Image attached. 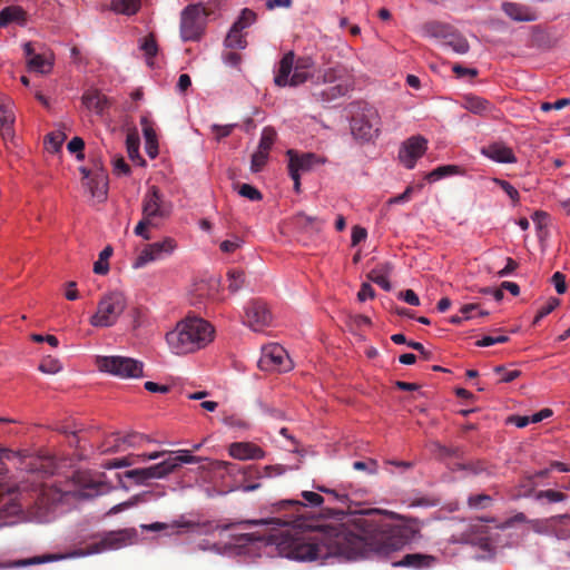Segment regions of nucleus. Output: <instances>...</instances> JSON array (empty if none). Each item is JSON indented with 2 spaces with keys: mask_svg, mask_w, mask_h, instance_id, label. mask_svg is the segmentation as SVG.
<instances>
[{
  "mask_svg": "<svg viewBox=\"0 0 570 570\" xmlns=\"http://www.w3.org/2000/svg\"><path fill=\"white\" fill-rule=\"evenodd\" d=\"M316 489L330 497L331 502L341 507L327 508L326 514L340 521L336 525L314 527L307 524L298 500H281L273 504L278 517L258 520H243L223 525V530L239 527L246 532L233 533L235 546L245 548L256 543L275 544L281 556L297 560L313 561L328 557L346 560L366 558L372 553L387 554L402 549L416 538L421 524L416 519L403 518L394 512L390 517L402 520L393 524L385 521L377 510L353 512L346 492L318 485Z\"/></svg>",
  "mask_w": 570,
  "mask_h": 570,
  "instance_id": "1",
  "label": "nucleus"
},
{
  "mask_svg": "<svg viewBox=\"0 0 570 570\" xmlns=\"http://www.w3.org/2000/svg\"><path fill=\"white\" fill-rule=\"evenodd\" d=\"M314 61L309 57L295 58V53L289 51L283 56L275 71L274 82L278 87H297L307 80L314 83L332 85L341 80L345 73V69L341 66L331 67L317 76L311 72Z\"/></svg>",
  "mask_w": 570,
  "mask_h": 570,
  "instance_id": "2",
  "label": "nucleus"
},
{
  "mask_svg": "<svg viewBox=\"0 0 570 570\" xmlns=\"http://www.w3.org/2000/svg\"><path fill=\"white\" fill-rule=\"evenodd\" d=\"M214 334L209 322L188 316L166 334V342L174 354L185 355L206 347L214 340Z\"/></svg>",
  "mask_w": 570,
  "mask_h": 570,
  "instance_id": "3",
  "label": "nucleus"
},
{
  "mask_svg": "<svg viewBox=\"0 0 570 570\" xmlns=\"http://www.w3.org/2000/svg\"><path fill=\"white\" fill-rule=\"evenodd\" d=\"M137 533L135 529H122L118 531H110L106 533L98 542L88 546L86 549H76L66 554H46L42 557H33L29 559H21L14 564L17 567H26L40 564L50 561H57L66 558H80L90 554L100 553L106 550L120 549L129 543H132Z\"/></svg>",
  "mask_w": 570,
  "mask_h": 570,
  "instance_id": "4",
  "label": "nucleus"
},
{
  "mask_svg": "<svg viewBox=\"0 0 570 570\" xmlns=\"http://www.w3.org/2000/svg\"><path fill=\"white\" fill-rule=\"evenodd\" d=\"M202 461V458L191 455L187 450L176 451V455L170 453L161 462L150 465L148 468L134 469L126 473L130 479L138 483H144L151 479H163L168 474L175 472L181 464H196Z\"/></svg>",
  "mask_w": 570,
  "mask_h": 570,
  "instance_id": "5",
  "label": "nucleus"
},
{
  "mask_svg": "<svg viewBox=\"0 0 570 570\" xmlns=\"http://www.w3.org/2000/svg\"><path fill=\"white\" fill-rule=\"evenodd\" d=\"M351 131L356 139L371 141L381 131V117L377 109L367 102L353 105Z\"/></svg>",
  "mask_w": 570,
  "mask_h": 570,
  "instance_id": "6",
  "label": "nucleus"
},
{
  "mask_svg": "<svg viewBox=\"0 0 570 570\" xmlns=\"http://www.w3.org/2000/svg\"><path fill=\"white\" fill-rule=\"evenodd\" d=\"M127 307V298L120 291H111L101 296L97 304V312L90 317L95 327H110L115 325Z\"/></svg>",
  "mask_w": 570,
  "mask_h": 570,
  "instance_id": "7",
  "label": "nucleus"
},
{
  "mask_svg": "<svg viewBox=\"0 0 570 570\" xmlns=\"http://www.w3.org/2000/svg\"><path fill=\"white\" fill-rule=\"evenodd\" d=\"M96 364L100 371L121 379L139 377L142 375L144 364L131 357L98 356Z\"/></svg>",
  "mask_w": 570,
  "mask_h": 570,
  "instance_id": "8",
  "label": "nucleus"
},
{
  "mask_svg": "<svg viewBox=\"0 0 570 570\" xmlns=\"http://www.w3.org/2000/svg\"><path fill=\"white\" fill-rule=\"evenodd\" d=\"M207 12L200 4L185 8L180 17V37L183 41H196L204 32Z\"/></svg>",
  "mask_w": 570,
  "mask_h": 570,
  "instance_id": "9",
  "label": "nucleus"
},
{
  "mask_svg": "<svg viewBox=\"0 0 570 570\" xmlns=\"http://www.w3.org/2000/svg\"><path fill=\"white\" fill-rule=\"evenodd\" d=\"M258 366L263 371L287 372L292 368V361L283 346L271 343L262 348Z\"/></svg>",
  "mask_w": 570,
  "mask_h": 570,
  "instance_id": "10",
  "label": "nucleus"
},
{
  "mask_svg": "<svg viewBox=\"0 0 570 570\" xmlns=\"http://www.w3.org/2000/svg\"><path fill=\"white\" fill-rule=\"evenodd\" d=\"M82 174V185L89 190L94 198L98 202H104L107 197L108 191V176L106 171L96 166L95 169H87L86 167L80 168Z\"/></svg>",
  "mask_w": 570,
  "mask_h": 570,
  "instance_id": "11",
  "label": "nucleus"
},
{
  "mask_svg": "<svg viewBox=\"0 0 570 570\" xmlns=\"http://www.w3.org/2000/svg\"><path fill=\"white\" fill-rule=\"evenodd\" d=\"M272 322L267 304L261 299L250 301L245 307V324L254 331H262Z\"/></svg>",
  "mask_w": 570,
  "mask_h": 570,
  "instance_id": "12",
  "label": "nucleus"
},
{
  "mask_svg": "<svg viewBox=\"0 0 570 570\" xmlns=\"http://www.w3.org/2000/svg\"><path fill=\"white\" fill-rule=\"evenodd\" d=\"M176 247L173 238H165L161 242H156L147 245L132 263L134 268H141L148 263L160 259L165 255L170 254Z\"/></svg>",
  "mask_w": 570,
  "mask_h": 570,
  "instance_id": "13",
  "label": "nucleus"
},
{
  "mask_svg": "<svg viewBox=\"0 0 570 570\" xmlns=\"http://www.w3.org/2000/svg\"><path fill=\"white\" fill-rule=\"evenodd\" d=\"M149 441L144 434L131 432L125 436H120L119 433L111 434L106 439L101 445L102 453H114L126 451L129 448L141 446L144 442Z\"/></svg>",
  "mask_w": 570,
  "mask_h": 570,
  "instance_id": "14",
  "label": "nucleus"
},
{
  "mask_svg": "<svg viewBox=\"0 0 570 570\" xmlns=\"http://www.w3.org/2000/svg\"><path fill=\"white\" fill-rule=\"evenodd\" d=\"M168 215L169 210L164 205L159 188L151 186L142 200V216L155 222L156 218H165Z\"/></svg>",
  "mask_w": 570,
  "mask_h": 570,
  "instance_id": "15",
  "label": "nucleus"
},
{
  "mask_svg": "<svg viewBox=\"0 0 570 570\" xmlns=\"http://www.w3.org/2000/svg\"><path fill=\"white\" fill-rule=\"evenodd\" d=\"M426 144V139L421 136L411 137L403 142L399 158L407 169H412L416 160L425 153Z\"/></svg>",
  "mask_w": 570,
  "mask_h": 570,
  "instance_id": "16",
  "label": "nucleus"
},
{
  "mask_svg": "<svg viewBox=\"0 0 570 570\" xmlns=\"http://www.w3.org/2000/svg\"><path fill=\"white\" fill-rule=\"evenodd\" d=\"M288 156V170L295 169L296 173L308 171L315 166L323 165L327 161L324 156L316 155L314 153L297 154L295 150H287Z\"/></svg>",
  "mask_w": 570,
  "mask_h": 570,
  "instance_id": "17",
  "label": "nucleus"
},
{
  "mask_svg": "<svg viewBox=\"0 0 570 570\" xmlns=\"http://www.w3.org/2000/svg\"><path fill=\"white\" fill-rule=\"evenodd\" d=\"M481 154L495 163L514 164L517 157L509 146L503 142H492L481 148Z\"/></svg>",
  "mask_w": 570,
  "mask_h": 570,
  "instance_id": "18",
  "label": "nucleus"
},
{
  "mask_svg": "<svg viewBox=\"0 0 570 570\" xmlns=\"http://www.w3.org/2000/svg\"><path fill=\"white\" fill-rule=\"evenodd\" d=\"M229 454L237 460H258L265 456L262 448L249 442H236L230 444Z\"/></svg>",
  "mask_w": 570,
  "mask_h": 570,
  "instance_id": "19",
  "label": "nucleus"
},
{
  "mask_svg": "<svg viewBox=\"0 0 570 570\" xmlns=\"http://www.w3.org/2000/svg\"><path fill=\"white\" fill-rule=\"evenodd\" d=\"M81 101L87 109L94 110L97 115H102L110 107V100L98 89L85 91Z\"/></svg>",
  "mask_w": 570,
  "mask_h": 570,
  "instance_id": "20",
  "label": "nucleus"
},
{
  "mask_svg": "<svg viewBox=\"0 0 570 570\" xmlns=\"http://www.w3.org/2000/svg\"><path fill=\"white\" fill-rule=\"evenodd\" d=\"M546 529L558 539H570V514L553 515L546 519Z\"/></svg>",
  "mask_w": 570,
  "mask_h": 570,
  "instance_id": "21",
  "label": "nucleus"
},
{
  "mask_svg": "<svg viewBox=\"0 0 570 570\" xmlns=\"http://www.w3.org/2000/svg\"><path fill=\"white\" fill-rule=\"evenodd\" d=\"M436 563V558L432 554L425 553H409L405 554L400 561L395 562L399 567H409L414 569H429Z\"/></svg>",
  "mask_w": 570,
  "mask_h": 570,
  "instance_id": "22",
  "label": "nucleus"
},
{
  "mask_svg": "<svg viewBox=\"0 0 570 570\" xmlns=\"http://www.w3.org/2000/svg\"><path fill=\"white\" fill-rule=\"evenodd\" d=\"M200 527L199 522L193 520H186L184 515H180L179 519L173 521L171 523L165 522H154L150 524H141V529L145 531H164V530H175V529H185V530H194Z\"/></svg>",
  "mask_w": 570,
  "mask_h": 570,
  "instance_id": "23",
  "label": "nucleus"
},
{
  "mask_svg": "<svg viewBox=\"0 0 570 570\" xmlns=\"http://www.w3.org/2000/svg\"><path fill=\"white\" fill-rule=\"evenodd\" d=\"M21 511L20 504L16 500L14 492H8L0 495V528L6 524L4 519L17 515Z\"/></svg>",
  "mask_w": 570,
  "mask_h": 570,
  "instance_id": "24",
  "label": "nucleus"
},
{
  "mask_svg": "<svg viewBox=\"0 0 570 570\" xmlns=\"http://www.w3.org/2000/svg\"><path fill=\"white\" fill-rule=\"evenodd\" d=\"M27 68L29 71L47 75L51 72L53 68V55L38 53L37 56H32L31 59L27 60Z\"/></svg>",
  "mask_w": 570,
  "mask_h": 570,
  "instance_id": "25",
  "label": "nucleus"
},
{
  "mask_svg": "<svg viewBox=\"0 0 570 570\" xmlns=\"http://www.w3.org/2000/svg\"><path fill=\"white\" fill-rule=\"evenodd\" d=\"M502 9L515 21H534L537 19L535 12L522 4L505 2L502 4Z\"/></svg>",
  "mask_w": 570,
  "mask_h": 570,
  "instance_id": "26",
  "label": "nucleus"
},
{
  "mask_svg": "<svg viewBox=\"0 0 570 570\" xmlns=\"http://www.w3.org/2000/svg\"><path fill=\"white\" fill-rule=\"evenodd\" d=\"M462 107L476 115H485L492 110V105L489 100L473 95L463 97Z\"/></svg>",
  "mask_w": 570,
  "mask_h": 570,
  "instance_id": "27",
  "label": "nucleus"
},
{
  "mask_svg": "<svg viewBox=\"0 0 570 570\" xmlns=\"http://www.w3.org/2000/svg\"><path fill=\"white\" fill-rule=\"evenodd\" d=\"M27 12L19 6H9L0 11V26L6 27L11 22L24 24Z\"/></svg>",
  "mask_w": 570,
  "mask_h": 570,
  "instance_id": "28",
  "label": "nucleus"
},
{
  "mask_svg": "<svg viewBox=\"0 0 570 570\" xmlns=\"http://www.w3.org/2000/svg\"><path fill=\"white\" fill-rule=\"evenodd\" d=\"M392 265L390 263H385L373 268L368 273L367 277L370 281L381 286L384 291H390L391 283L389 281V276L392 273Z\"/></svg>",
  "mask_w": 570,
  "mask_h": 570,
  "instance_id": "29",
  "label": "nucleus"
},
{
  "mask_svg": "<svg viewBox=\"0 0 570 570\" xmlns=\"http://www.w3.org/2000/svg\"><path fill=\"white\" fill-rule=\"evenodd\" d=\"M245 478H271L273 475H281L284 473V468L282 465H266V466H257V465H248L244 469Z\"/></svg>",
  "mask_w": 570,
  "mask_h": 570,
  "instance_id": "30",
  "label": "nucleus"
},
{
  "mask_svg": "<svg viewBox=\"0 0 570 570\" xmlns=\"http://www.w3.org/2000/svg\"><path fill=\"white\" fill-rule=\"evenodd\" d=\"M444 45L460 55L466 53L470 49L468 40L454 29H452L444 39Z\"/></svg>",
  "mask_w": 570,
  "mask_h": 570,
  "instance_id": "31",
  "label": "nucleus"
},
{
  "mask_svg": "<svg viewBox=\"0 0 570 570\" xmlns=\"http://www.w3.org/2000/svg\"><path fill=\"white\" fill-rule=\"evenodd\" d=\"M452 29L453 28L450 24L439 21H429L422 27L424 36L443 40Z\"/></svg>",
  "mask_w": 570,
  "mask_h": 570,
  "instance_id": "32",
  "label": "nucleus"
},
{
  "mask_svg": "<svg viewBox=\"0 0 570 570\" xmlns=\"http://www.w3.org/2000/svg\"><path fill=\"white\" fill-rule=\"evenodd\" d=\"M348 89L350 85L347 82H338L325 90H322L321 92H314V96L323 101H331L345 96Z\"/></svg>",
  "mask_w": 570,
  "mask_h": 570,
  "instance_id": "33",
  "label": "nucleus"
},
{
  "mask_svg": "<svg viewBox=\"0 0 570 570\" xmlns=\"http://www.w3.org/2000/svg\"><path fill=\"white\" fill-rule=\"evenodd\" d=\"M293 224L296 228L305 232L318 230L321 220L317 217L308 216L304 213H298L293 217Z\"/></svg>",
  "mask_w": 570,
  "mask_h": 570,
  "instance_id": "34",
  "label": "nucleus"
},
{
  "mask_svg": "<svg viewBox=\"0 0 570 570\" xmlns=\"http://www.w3.org/2000/svg\"><path fill=\"white\" fill-rule=\"evenodd\" d=\"M140 8V0H112L110 9L116 13L131 16Z\"/></svg>",
  "mask_w": 570,
  "mask_h": 570,
  "instance_id": "35",
  "label": "nucleus"
},
{
  "mask_svg": "<svg viewBox=\"0 0 570 570\" xmlns=\"http://www.w3.org/2000/svg\"><path fill=\"white\" fill-rule=\"evenodd\" d=\"M225 47L227 49H245L247 46V41L242 31L237 28L232 27L229 32L225 38Z\"/></svg>",
  "mask_w": 570,
  "mask_h": 570,
  "instance_id": "36",
  "label": "nucleus"
},
{
  "mask_svg": "<svg viewBox=\"0 0 570 570\" xmlns=\"http://www.w3.org/2000/svg\"><path fill=\"white\" fill-rule=\"evenodd\" d=\"M534 499L537 501L546 500L548 503H559L566 501L568 495L562 491L549 489L537 491L534 493Z\"/></svg>",
  "mask_w": 570,
  "mask_h": 570,
  "instance_id": "37",
  "label": "nucleus"
},
{
  "mask_svg": "<svg viewBox=\"0 0 570 570\" xmlns=\"http://www.w3.org/2000/svg\"><path fill=\"white\" fill-rule=\"evenodd\" d=\"M127 153L131 160H139L141 165L145 160L139 155V136L136 131L129 132L126 138Z\"/></svg>",
  "mask_w": 570,
  "mask_h": 570,
  "instance_id": "38",
  "label": "nucleus"
},
{
  "mask_svg": "<svg viewBox=\"0 0 570 570\" xmlns=\"http://www.w3.org/2000/svg\"><path fill=\"white\" fill-rule=\"evenodd\" d=\"M67 136L61 130H56L46 136L45 142L47 145V149L51 153H57L60 150L62 144L65 142Z\"/></svg>",
  "mask_w": 570,
  "mask_h": 570,
  "instance_id": "39",
  "label": "nucleus"
},
{
  "mask_svg": "<svg viewBox=\"0 0 570 570\" xmlns=\"http://www.w3.org/2000/svg\"><path fill=\"white\" fill-rule=\"evenodd\" d=\"M228 289L232 293L238 292L245 284V273L239 269H232L227 273Z\"/></svg>",
  "mask_w": 570,
  "mask_h": 570,
  "instance_id": "40",
  "label": "nucleus"
},
{
  "mask_svg": "<svg viewBox=\"0 0 570 570\" xmlns=\"http://www.w3.org/2000/svg\"><path fill=\"white\" fill-rule=\"evenodd\" d=\"M276 131L272 127H265L262 131L258 150L269 154V150L275 142Z\"/></svg>",
  "mask_w": 570,
  "mask_h": 570,
  "instance_id": "41",
  "label": "nucleus"
},
{
  "mask_svg": "<svg viewBox=\"0 0 570 570\" xmlns=\"http://www.w3.org/2000/svg\"><path fill=\"white\" fill-rule=\"evenodd\" d=\"M460 171V168L455 165H445V166H439L438 168L433 169L429 175L428 179L431 181L439 180L443 177L458 174Z\"/></svg>",
  "mask_w": 570,
  "mask_h": 570,
  "instance_id": "42",
  "label": "nucleus"
},
{
  "mask_svg": "<svg viewBox=\"0 0 570 570\" xmlns=\"http://www.w3.org/2000/svg\"><path fill=\"white\" fill-rule=\"evenodd\" d=\"M256 21V13L252 11L250 9H243L240 16L238 19L234 22L232 27L239 29L243 31L244 29L248 28Z\"/></svg>",
  "mask_w": 570,
  "mask_h": 570,
  "instance_id": "43",
  "label": "nucleus"
},
{
  "mask_svg": "<svg viewBox=\"0 0 570 570\" xmlns=\"http://www.w3.org/2000/svg\"><path fill=\"white\" fill-rule=\"evenodd\" d=\"M237 190L242 197L248 198L252 202L261 200L263 197L262 193L249 184L237 185Z\"/></svg>",
  "mask_w": 570,
  "mask_h": 570,
  "instance_id": "44",
  "label": "nucleus"
},
{
  "mask_svg": "<svg viewBox=\"0 0 570 570\" xmlns=\"http://www.w3.org/2000/svg\"><path fill=\"white\" fill-rule=\"evenodd\" d=\"M470 508L487 509L492 504V498L488 494H474L468 499Z\"/></svg>",
  "mask_w": 570,
  "mask_h": 570,
  "instance_id": "45",
  "label": "nucleus"
},
{
  "mask_svg": "<svg viewBox=\"0 0 570 570\" xmlns=\"http://www.w3.org/2000/svg\"><path fill=\"white\" fill-rule=\"evenodd\" d=\"M140 49L144 50L148 59L155 57L158 51L156 39L153 35L145 37L140 43Z\"/></svg>",
  "mask_w": 570,
  "mask_h": 570,
  "instance_id": "46",
  "label": "nucleus"
},
{
  "mask_svg": "<svg viewBox=\"0 0 570 570\" xmlns=\"http://www.w3.org/2000/svg\"><path fill=\"white\" fill-rule=\"evenodd\" d=\"M156 225H157V224H156L154 220H151V219H149V218H147V217L142 216V219H141V220H139V223L136 225V227H135V230H134V232H135V234H136L137 236H140V237H142L144 239L149 240V239L151 238V236H150V234L147 232V228H148V227H154V226H156Z\"/></svg>",
  "mask_w": 570,
  "mask_h": 570,
  "instance_id": "47",
  "label": "nucleus"
},
{
  "mask_svg": "<svg viewBox=\"0 0 570 570\" xmlns=\"http://www.w3.org/2000/svg\"><path fill=\"white\" fill-rule=\"evenodd\" d=\"M268 159V154L262 150H256L252 156L250 169L254 173L261 171L263 167L266 165Z\"/></svg>",
  "mask_w": 570,
  "mask_h": 570,
  "instance_id": "48",
  "label": "nucleus"
},
{
  "mask_svg": "<svg viewBox=\"0 0 570 570\" xmlns=\"http://www.w3.org/2000/svg\"><path fill=\"white\" fill-rule=\"evenodd\" d=\"M39 370L46 374H56L61 370V364L56 358L47 357L40 363Z\"/></svg>",
  "mask_w": 570,
  "mask_h": 570,
  "instance_id": "49",
  "label": "nucleus"
},
{
  "mask_svg": "<svg viewBox=\"0 0 570 570\" xmlns=\"http://www.w3.org/2000/svg\"><path fill=\"white\" fill-rule=\"evenodd\" d=\"M508 341H509V336L503 335V334L495 335V336L487 335V336L482 337L481 340L476 341L475 345L479 347H487V346H491L494 344H503V343H507Z\"/></svg>",
  "mask_w": 570,
  "mask_h": 570,
  "instance_id": "50",
  "label": "nucleus"
},
{
  "mask_svg": "<svg viewBox=\"0 0 570 570\" xmlns=\"http://www.w3.org/2000/svg\"><path fill=\"white\" fill-rule=\"evenodd\" d=\"M493 183H495L498 186H500L507 195L511 198L513 203L519 202V191L507 180L494 178Z\"/></svg>",
  "mask_w": 570,
  "mask_h": 570,
  "instance_id": "51",
  "label": "nucleus"
},
{
  "mask_svg": "<svg viewBox=\"0 0 570 570\" xmlns=\"http://www.w3.org/2000/svg\"><path fill=\"white\" fill-rule=\"evenodd\" d=\"M234 50L235 49H229L223 52L222 58L227 66L237 68L242 62V56Z\"/></svg>",
  "mask_w": 570,
  "mask_h": 570,
  "instance_id": "52",
  "label": "nucleus"
},
{
  "mask_svg": "<svg viewBox=\"0 0 570 570\" xmlns=\"http://www.w3.org/2000/svg\"><path fill=\"white\" fill-rule=\"evenodd\" d=\"M494 372L502 375L500 379V382H504V383H510L521 375V371H519V370L505 371V368L501 365L494 367Z\"/></svg>",
  "mask_w": 570,
  "mask_h": 570,
  "instance_id": "53",
  "label": "nucleus"
},
{
  "mask_svg": "<svg viewBox=\"0 0 570 570\" xmlns=\"http://www.w3.org/2000/svg\"><path fill=\"white\" fill-rule=\"evenodd\" d=\"M236 127V125H212L210 129L215 134V137L217 140H220L225 137H228L233 129Z\"/></svg>",
  "mask_w": 570,
  "mask_h": 570,
  "instance_id": "54",
  "label": "nucleus"
},
{
  "mask_svg": "<svg viewBox=\"0 0 570 570\" xmlns=\"http://www.w3.org/2000/svg\"><path fill=\"white\" fill-rule=\"evenodd\" d=\"M353 468L357 471H367L371 474H375L377 472V462L375 460L355 461Z\"/></svg>",
  "mask_w": 570,
  "mask_h": 570,
  "instance_id": "55",
  "label": "nucleus"
},
{
  "mask_svg": "<svg viewBox=\"0 0 570 570\" xmlns=\"http://www.w3.org/2000/svg\"><path fill=\"white\" fill-rule=\"evenodd\" d=\"M70 153H77V158L82 159V150L85 148V141L80 137H73L67 145Z\"/></svg>",
  "mask_w": 570,
  "mask_h": 570,
  "instance_id": "56",
  "label": "nucleus"
},
{
  "mask_svg": "<svg viewBox=\"0 0 570 570\" xmlns=\"http://www.w3.org/2000/svg\"><path fill=\"white\" fill-rule=\"evenodd\" d=\"M452 71L456 75L458 78H464V77L474 78L479 73L475 68H466L460 63H454L452 66Z\"/></svg>",
  "mask_w": 570,
  "mask_h": 570,
  "instance_id": "57",
  "label": "nucleus"
},
{
  "mask_svg": "<svg viewBox=\"0 0 570 570\" xmlns=\"http://www.w3.org/2000/svg\"><path fill=\"white\" fill-rule=\"evenodd\" d=\"M223 422L224 424L230 426V428H239V429H247L248 428V423L240 419L239 416L237 415H225L223 417Z\"/></svg>",
  "mask_w": 570,
  "mask_h": 570,
  "instance_id": "58",
  "label": "nucleus"
},
{
  "mask_svg": "<svg viewBox=\"0 0 570 570\" xmlns=\"http://www.w3.org/2000/svg\"><path fill=\"white\" fill-rule=\"evenodd\" d=\"M302 498L311 505L318 507L324 502V498L313 491H303Z\"/></svg>",
  "mask_w": 570,
  "mask_h": 570,
  "instance_id": "59",
  "label": "nucleus"
},
{
  "mask_svg": "<svg viewBox=\"0 0 570 570\" xmlns=\"http://www.w3.org/2000/svg\"><path fill=\"white\" fill-rule=\"evenodd\" d=\"M142 134L145 141L157 140V135L153 126L149 124L147 117L141 118Z\"/></svg>",
  "mask_w": 570,
  "mask_h": 570,
  "instance_id": "60",
  "label": "nucleus"
},
{
  "mask_svg": "<svg viewBox=\"0 0 570 570\" xmlns=\"http://www.w3.org/2000/svg\"><path fill=\"white\" fill-rule=\"evenodd\" d=\"M399 298L403 299L405 303L412 306L420 305V298L413 289H406L404 292L399 293Z\"/></svg>",
  "mask_w": 570,
  "mask_h": 570,
  "instance_id": "61",
  "label": "nucleus"
},
{
  "mask_svg": "<svg viewBox=\"0 0 570 570\" xmlns=\"http://www.w3.org/2000/svg\"><path fill=\"white\" fill-rule=\"evenodd\" d=\"M13 112L0 104V126L13 125Z\"/></svg>",
  "mask_w": 570,
  "mask_h": 570,
  "instance_id": "62",
  "label": "nucleus"
},
{
  "mask_svg": "<svg viewBox=\"0 0 570 570\" xmlns=\"http://www.w3.org/2000/svg\"><path fill=\"white\" fill-rule=\"evenodd\" d=\"M552 282L554 284L556 291L558 294H563L567 291L566 277L562 273L556 272L552 276Z\"/></svg>",
  "mask_w": 570,
  "mask_h": 570,
  "instance_id": "63",
  "label": "nucleus"
},
{
  "mask_svg": "<svg viewBox=\"0 0 570 570\" xmlns=\"http://www.w3.org/2000/svg\"><path fill=\"white\" fill-rule=\"evenodd\" d=\"M375 296L374 288L368 283H363L357 293V298L360 302H364L367 298H373Z\"/></svg>",
  "mask_w": 570,
  "mask_h": 570,
  "instance_id": "64",
  "label": "nucleus"
}]
</instances>
